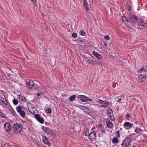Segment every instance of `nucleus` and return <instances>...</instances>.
Masks as SVG:
<instances>
[{
    "label": "nucleus",
    "mask_w": 147,
    "mask_h": 147,
    "mask_svg": "<svg viewBox=\"0 0 147 147\" xmlns=\"http://www.w3.org/2000/svg\"><path fill=\"white\" fill-rule=\"evenodd\" d=\"M13 130L14 132H19L22 130V126L20 124L16 123L13 125Z\"/></svg>",
    "instance_id": "nucleus-1"
},
{
    "label": "nucleus",
    "mask_w": 147,
    "mask_h": 147,
    "mask_svg": "<svg viewBox=\"0 0 147 147\" xmlns=\"http://www.w3.org/2000/svg\"><path fill=\"white\" fill-rule=\"evenodd\" d=\"M78 97L80 100L83 102L91 101L92 99L83 95H79Z\"/></svg>",
    "instance_id": "nucleus-2"
},
{
    "label": "nucleus",
    "mask_w": 147,
    "mask_h": 147,
    "mask_svg": "<svg viewBox=\"0 0 147 147\" xmlns=\"http://www.w3.org/2000/svg\"><path fill=\"white\" fill-rule=\"evenodd\" d=\"M107 113L109 117V119L111 120H114V116L112 110L110 109H108L107 110Z\"/></svg>",
    "instance_id": "nucleus-3"
},
{
    "label": "nucleus",
    "mask_w": 147,
    "mask_h": 147,
    "mask_svg": "<svg viewBox=\"0 0 147 147\" xmlns=\"http://www.w3.org/2000/svg\"><path fill=\"white\" fill-rule=\"evenodd\" d=\"M4 127L6 131H9L12 128V127L10 125V124L9 122L5 123L4 125Z\"/></svg>",
    "instance_id": "nucleus-4"
},
{
    "label": "nucleus",
    "mask_w": 147,
    "mask_h": 147,
    "mask_svg": "<svg viewBox=\"0 0 147 147\" xmlns=\"http://www.w3.org/2000/svg\"><path fill=\"white\" fill-rule=\"evenodd\" d=\"M34 83L33 81L32 80H30L28 82H26L27 86L28 88H30L34 86Z\"/></svg>",
    "instance_id": "nucleus-5"
},
{
    "label": "nucleus",
    "mask_w": 147,
    "mask_h": 147,
    "mask_svg": "<svg viewBox=\"0 0 147 147\" xmlns=\"http://www.w3.org/2000/svg\"><path fill=\"white\" fill-rule=\"evenodd\" d=\"M129 18L131 21L133 23L136 22L138 20V18L134 14L129 16Z\"/></svg>",
    "instance_id": "nucleus-6"
},
{
    "label": "nucleus",
    "mask_w": 147,
    "mask_h": 147,
    "mask_svg": "<svg viewBox=\"0 0 147 147\" xmlns=\"http://www.w3.org/2000/svg\"><path fill=\"white\" fill-rule=\"evenodd\" d=\"M131 141L130 138H126L124 141V143L126 146H129Z\"/></svg>",
    "instance_id": "nucleus-7"
},
{
    "label": "nucleus",
    "mask_w": 147,
    "mask_h": 147,
    "mask_svg": "<svg viewBox=\"0 0 147 147\" xmlns=\"http://www.w3.org/2000/svg\"><path fill=\"white\" fill-rule=\"evenodd\" d=\"M147 77L146 75H141L139 76L138 77L139 81L140 82H143L145 81Z\"/></svg>",
    "instance_id": "nucleus-8"
},
{
    "label": "nucleus",
    "mask_w": 147,
    "mask_h": 147,
    "mask_svg": "<svg viewBox=\"0 0 147 147\" xmlns=\"http://www.w3.org/2000/svg\"><path fill=\"white\" fill-rule=\"evenodd\" d=\"M35 118L39 122L41 123H44V120L43 119L40 117L39 115L38 114H35L34 115Z\"/></svg>",
    "instance_id": "nucleus-9"
},
{
    "label": "nucleus",
    "mask_w": 147,
    "mask_h": 147,
    "mask_svg": "<svg viewBox=\"0 0 147 147\" xmlns=\"http://www.w3.org/2000/svg\"><path fill=\"white\" fill-rule=\"evenodd\" d=\"M42 128L45 132H46L48 134H51L52 133V130L47 127H43Z\"/></svg>",
    "instance_id": "nucleus-10"
},
{
    "label": "nucleus",
    "mask_w": 147,
    "mask_h": 147,
    "mask_svg": "<svg viewBox=\"0 0 147 147\" xmlns=\"http://www.w3.org/2000/svg\"><path fill=\"white\" fill-rule=\"evenodd\" d=\"M92 54L95 56L98 59H100L101 58V55L98 54L97 52H96L94 51L92 53Z\"/></svg>",
    "instance_id": "nucleus-11"
},
{
    "label": "nucleus",
    "mask_w": 147,
    "mask_h": 147,
    "mask_svg": "<svg viewBox=\"0 0 147 147\" xmlns=\"http://www.w3.org/2000/svg\"><path fill=\"white\" fill-rule=\"evenodd\" d=\"M106 124L107 127L110 129L112 128L113 127V124L109 120L106 121Z\"/></svg>",
    "instance_id": "nucleus-12"
},
{
    "label": "nucleus",
    "mask_w": 147,
    "mask_h": 147,
    "mask_svg": "<svg viewBox=\"0 0 147 147\" xmlns=\"http://www.w3.org/2000/svg\"><path fill=\"white\" fill-rule=\"evenodd\" d=\"M96 137V134L94 131L91 132L90 134L89 138L92 139H94Z\"/></svg>",
    "instance_id": "nucleus-13"
},
{
    "label": "nucleus",
    "mask_w": 147,
    "mask_h": 147,
    "mask_svg": "<svg viewBox=\"0 0 147 147\" xmlns=\"http://www.w3.org/2000/svg\"><path fill=\"white\" fill-rule=\"evenodd\" d=\"M142 71L144 72H147V67H142L141 68L139 69L138 71V72L139 73H141Z\"/></svg>",
    "instance_id": "nucleus-14"
},
{
    "label": "nucleus",
    "mask_w": 147,
    "mask_h": 147,
    "mask_svg": "<svg viewBox=\"0 0 147 147\" xmlns=\"http://www.w3.org/2000/svg\"><path fill=\"white\" fill-rule=\"evenodd\" d=\"M133 124L129 122H125L124 124V125L126 127L131 128L133 126Z\"/></svg>",
    "instance_id": "nucleus-15"
},
{
    "label": "nucleus",
    "mask_w": 147,
    "mask_h": 147,
    "mask_svg": "<svg viewBox=\"0 0 147 147\" xmlns=\"http://www.w3.org/2000/svg\"><path fill=\"white\" fill-rule=\"evenodd\" d=\"M96 103L98 104H100L101 105L100 106V107H103V105L105 103V101H102L100 99H98L96 101Z\"/></svg>",
    "instance_id": "nucleus-16"
},
{
    "label": "nucleus",
    "mask_w": 147,
    "mask_h": 147,
    "mask_svg": "<svg viewBox=\"0 0 147 147\" xmlns=\"http://www.w3.org/2000/svg\"><path fill=\"white\" fill-rule=\"evenodd\" d=\"M24 107L21 106H18L16 108V110L19 113L23 111Z\"/></svg>",
    "instance_id": "nucleus-17"
},
{
    "label": "nucleus",
    "mask_w": 147,
    "mask_h": 147,
    "mask_svg": "<svg viewBox=\"0 0 147 147\" xmlns=\"http://www.w3.org/2000/svg\"><path fill=\"white\" fill-rule=\"evenodd\" d=\"M83 4L84 7H85L87 11H88L89 9L88 7V3L86 1V0H83Z\"/></svg>",
    "instance_id": "nucleus-18"
},
{
    "label": "nucleus",
    "mask_w": 147,
    "mask_h": 147,
    "mask_svg": "<svg viewBox=\"0 0 147 147\" xmlns=\"http://www.w3.org/2000/svg\"><path fill=\"white\" fill-rule=\"evenodd\" d=\"M44 142L45 144H48V146H50V144L49 143V140L48 138L46 137H44L42 140Z\"/></svg>",
    "instance_id": "nucleus-19"
},
{
    "label": "nucleus",
    "mask_w": 147,
    "mask_h": 147,
    "mask_svg": "<svg viewBox=\"0 0 147 147\" xmlns=\"http://www.w3.org/2000/svg\"><path fill=\"white\" fill-rule=\"evenodd\" d=\"M18 97L20 99L23 101H25L26 100V98L22 94L19 95Z\"/></svg>",
    "instance_id": "nucleus-20"
},
{
    "label": "nucleus",
    "mask_w": 147,
    "mask_h": 147,
    "mask_svg": "<svg viewBox=\"0 0 147 147\" xmlns=\"http://www.w3.org/2000/svg\"><path fill=\"white\" fill-rule=\"evenodd\" d=\"M112 142L114 144L118 143V140L117 138L114 137L113 138L112 140Z\"/></svg>",
    "instance_id": "nucleus-21"
},
{
    "label": "nucleus",
    "mask_w": 147,
    "mask_h": 147,
    "mask_svg": "<svg viewBox=\"0 0 147 147\" xmlns=\"http://www.w3.org/2000/svg\"><path fill=\"white\" fill-rule=\"evenodd\" d=\"M76 96L74 95L71 96L69 98V100L71 101H73L75 99Z\"/></svg>",
    "instance_id": "nucleus-22"
},
{
    "label": "nucleus",
    "mask_w": 147,
    "mask_h": 147,
    "mask_svg": "<svg viewBox=\"0 0 147 147\" xmlns=\"http://www.w3.org/2000/svg\"><path fill=\"white\" fill-rule=\"evenodd\" d=\"M19 113L20 114V115L23 117H25L26 115V113L23 111V110Z\"/></svg>",
    "instance_id": "nucleus-23"
},
{
    "label": "nucleus",
    "mask_w": 147,
    "mask_h": 147,
    "mask_svg": "<svg viewBox=\"0 0 147 147\" xmlns=\"http://www.w3.org/2000/svg\"><path fill=\"white\" fill-rule=\"evenodd\" d=\"M103 105L104 107H108L110 106V103L108 101H105L104 105Z\"/></svg>",
    "instance_id": "nucleus-24"
},
{
    "label": "nucleus",
    "mask_w": 147,
    "mask_h": 147,
    "mask_svg": "<svg viewBox=\"0 0 147 147\" xmlns=\"http://www.w3.org/2000/svg\"><path fill=\"white\" fill-rule=\"evenodd\" d=\"M0 117L4 119L7 118L5 114L1 112H0Z\"/></svg>",
    "instance_id": "nucleus-25"
},
{
    "label": "nucleus",
    "mask_w": 147,
    "mask_h": 147,
    "mask_svg": "<svg viewBox=\"0 0 147 147\" xmlns=\"http://www.w3.org/2000/svg\"><path fill=\"white\" fill-rule=\"evenodd\" d=\"M1 100L2 101L3 103L5 105H7L8 104V102L5 99L3 98H1Z\"/></svg>",
    "instance_id": "nucleus-26"
},
{
    "label": "nucleus",
    "mask_w": 147,
    "mask_h": 147,
    "mask_svg": "<svg viewBox=\"0 0 147 147\" xmlns=\"http://www.w3.org/2000/svg\"><path fill=\"white\" fill-rule=\"evenodd\" d=\"M126 9L128 11H131V6L129 4L127 5L126 6Z\"/></svg>",
    "instance_id": "nucleus-27"
},
{
    "label": "nucleus",
    "mask_w": 147,
    "mask_h": 147,
    "mask_svg": "<svg viewBox=\"0 0 147 147\" xmlns=\"http://www.w3.org/2000/svg\"><path fill=\"white\" fill-rule=\"evenodd\" d=\"M87 62L90 65H92L93 63V61L91 59H88L87 61Z\"/></svg>",
    "instance_id": "nucleus-28"
},
{
    "label": "nucleus",
    "mask_w": 147,
    "mask_h": 147,
    "mask_svg": "<svg viewBox=\"0 0 147 147\" xmlns=\"http://www.w3.org/2000/svg\"><path fill=\"white\" fill-rule=\"evenodd\" d=\"M101 49L106 52H107L108 50V49L107 48V47H102V48Z\"/></svg>",
    "instance_id": "nucleus-29"
},
{
    "label": "nucleus",
    "mask_w": 147,
    "mask_h": 147,
    "mask_svg": "<svg viewBox=\"0 0 147 147\" xmlns=\"http://www.w3.org/2000/svg\"><path fill=\"white\" fill-rule=\"evenodd\" d=\"M45 111L46 113H51V110L50 108H49L48 109H46Z\"/></svg>",
    "instance_id": "nucleus-30"
},
{
    "label": "nucleus",
    "mask_w": 147,
    "mask_h": 147,
    "mask_svg": "<svg viewBox=\"0 0 147 147\" xmlns=\"http://www.w3.org/2000/svg\"><path fill=\"white\" fill-rule=\"evenodd\" d=\"M80 34L82 36H84V34H85V32L83 30H81L80 32Z\"/></svg>",
    "instance_id": "nucleus-31"
},
{
    "label": "nucleus",
    "mask_w": 147,
    "mask_h": 147,
    "mask_svg": "<svg viewBox=\"0 0 147 147\" xmlns=\"http://www.w3.org/2000/svg\"><path fill=\"white\" fill-rule=\"evenodd\" d=\"M116 137L118 138H119L120 137V135L119 134V131H117L116 132Z\"/></svg>",
    "instance_id": "nucleus-32"
},
{
    "label": "nucleus",
    "mask_w": 147,
    "mask_h": 147,
    "mask_svg": "<svg viewBox=\"0 0 147 147\" xmlns=\"http://www.w3.org/2000/svg\"><path fill=\"white\" fill-rule=\"evenodd\" d=\"M13 104L15 105H17L18 103V101L16 99H14L13 100Z\"/></svg>",
    "instance_id": "nucleus-33"
},
{
    "label": "nucleus",
    "mask_w": 147,
    "mask_h": 147,
    "mask_svg": "<svg viewBox=\"0 0 147 147\" xmlns=\"http://www.w3.org/2000/svg\"><path fill=\"white\" fill-rule=\"evenodd\" d=\"M122 20L123 22H126V21H128L127 20L125 16H123L122 18Z\"/></svg>",
    "instance_id": "nucleus-34"
},
{
    "label": "nucleus",
    "mask_w": 147,
    "mask_h": 147,
    "mask_svg": "<svg viewBox=\"0 0 147 147\" xmlns=\"http://www.w3.org/2000/svg\"><path fill=\"white\" fill-rule=\"evenodd\" d=\"M140 131V130L139 129L138 127H136L135 130V132L136 133H139Z\"/></svg>",
    "instance_id": "nucleus-35"
},
{
    "label": "nucleus",
    "mask_w": 147,
    "mask_h": 147,
    "mask_svg": "<svg viewBox=\"0 0 147 147\" xmlns=\"http://www.w3.org/2000/svg\"><path fill=\"white\" fill-rule=\"evenodd\" d=\"M140 25L144 27H145L146 26V23H144V22L141 23L140 24Z\"/></svg>",
    "instance_id": "nucleus-36"
},
{
    "label": "nucleus",
    "mask_w": 147,
    "mask_h": 147,
    "mask_svg": "<svg viewBox=\"0 0 147 147\" xmlns=\"http://www.w3.org/2000/svg\"><path fill=\"white\" fill-rule=\"evenodd\" d=\"M77 34L76 33H73L72 34V36L73 37L75 38L77 37Z\"/></svg>",
    "instance_id": "nucleus-37"
},
{
    "label": "nucleus",
    "mask_w": 147,
    "mask_h": 147,
    "mask_svg": "<svg viewBox=\"0 0 147 147\" xmlns=\"http://www.w3.org/2000/svg\"><path fill=\"white\" fill-rule=\"evenodd\" d=\"M104 38L106 39L107 40H109L110 39V37L109 36L107 35L105 36Z\"/></svg>",
    "instance_id": "nucleus-38"
},
{
    "label": "nucleus",
    "mask_w": 147,
    "mask_h": 147,
    "mask_svg": "<svg viewBox=\"0 0 147 147\" xmlns=\"http://www.w3.org/2000/svg\"><path fill=\"white\" fill-rule=\"evenodd\" d=\"M31 108H31L30 109H29V111L31 113L34 114L35 113V112L34 111H31Z\"/></svg>",
    "instance_id": "nucleus-39"
},
{
    "label": "nucleus",
    "mask_w": 147,
    "mask_h": 147,
    "mask_svg": "<svg viewBox=\"0 0 147 147\" xmlns=\"http://www.w3.org/2000/svg\"><path fill=\"white\" fill-rule=\"evenodd\" d=\"M139 20L140 21V22L141 23L144 22V20L143 19H139Z\"/></svg>",
    "instance_id": "nucleus-40"
},
{
    "label": "nucleus",
    "mask_w": 147,
    "mask_h": 147,
    "mask_svg": "<svg viewBox=\"0 0 147 147\" xmlns=\"http://www.w3.org/2000/svg\"><path fill=\"white\" fill-rule=\"evenodd\" d=\"M126 117L127 118H130V115L129 114L127 115L126 116Z\"/></svg>",
    "instance_id": "nucleus-41"
},
{
    "label": "nucleus",
    "mask_w": 147,
    "mask_h": 147,
    "mask_svg": "<svg viewBox=\"0 0 147 147\" xmlns=\"http://www.w3.org/2000/svg\"><path fill=\"white\" fill-rule=\"evenodd\" d=\"M89 134L88 133V132L85 133V135L86 136H88V135L89 136Z\"/></svg>",
    "instance_id": "nucleus-42"
},
{
    "label": "nucleus",
    "mask_w": 147,
    "mask_h": 147,
    "mask_svg": "<svg viewBox=\"0 0 147 147\" xmlns=\"http://www.w3.org/2000/svg\"><path fill=\"white\" fill-rule=\"evenodd\" d=\"M102 134L105 133V131L104 129L102 130Z\"/></svg>",
    "instance_id": "nucleus-43"
},
{
    "label": "nucleus",
    "mask_w": 147,
    "mask_h": 147,
    "mask_svg": "<svg viewBox=\"0 0 147 147\" xmlns=\"http://www.w3.org/2000/svg\"><path fill=\"white\" fill-rule=\"evenodd\" d=\"M31 1L33 2H35L36 1V0H31Z\"/></svg>",
    "instance_id": "nucleus-44"
},
{
    "label": "nucleus",
    "mask_w": 147,
    "mask_h": 147,
    "mask_svg": "<svg viewBox=\"0 0 147 147\" xmlns=\"http://www.w3.org/2000/svg\"><path fill=\"white\" fill-rule=\"evenodd\" d=\"M36 94L38 96H40V94L39 93H37Z\"/></svg>",
    "instance_id": "nucleus-45"
},
{
    "label": "nucleus",
    "mask_w": 147,
    "mask_h": 147,
    "mask_svg": "<svg viewBox=\"0 0 147 147\" xmlns=\"http://www.w3.org/2000/svg\"><path fill=\"white\" fill-rule=\"evenodd\" d=\"M121 101V99H119L118 100V101L119 102H120Z\"/></svg>",
    "instance_id": "nucleus-46"
},
{
    "label": "nucleus",
    "mask_w": 147,
    "mask_h": 147,
    "mask_svg": "<svg viewBox=\"0 0 147 147\" xmlns=\"http://www.w3.org/2000/svg\"><path fill=\"white\" fill-rule=\"evenodd\" d=\"M82 47L83 48L82 49V50H83L84 49V47Z\"/></svg>",
    "instance_id": "nucleus-47"
},
{
    "label": "nucleus",
    "mask_w": 147,
    "mask_h": 147,
    "mask_svg": "<svg viewBox=\"0 0 147 147\" xmlns=\"http://www.w3.org/2000/svg\"><path fill=\"white\" fill-rule=\"evenodd\" d=\"M104 45L105 46H107V44L106 43H104Z\"/></svg>",
    "instance_id": "nucleus-48"
},
{
    "label": "nucleus",
    "mask_w": 147,
    "mask_h": 147,
    "mask_svg": "<svg viewBox=\"0 0 147 147\" xmlns=\"http://www.w3.org/2000/svg\"><path fill=\"white\" fill-rule=\"evenodd\" d=\"M32 108L33 109V111H34L35 110V108H34L33 107H32Z\"/></svg>",
    "instance_id": "nucleus-49"
},
{
    "label": "nucleus",
    "mask_w": 147,
    "mask_h": 147,
    "mask_svg": "<svg viewBox=\"0 0 147 147\" xmlns=\"http://www.w3.org/2000/svg\"><path fill=\"white\" fill-rule=\"evenodd\" d=\"M16 147V146H13V147Z\"/></svg>",
    "instance_id": "nucleus-50"
}]
</instances>
